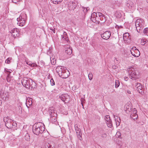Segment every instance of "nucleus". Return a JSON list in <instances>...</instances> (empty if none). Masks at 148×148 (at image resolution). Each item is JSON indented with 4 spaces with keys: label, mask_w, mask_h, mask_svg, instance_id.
<instances>
[{
    "label": "nucleus",
    "mask_w": 148,
    "mask_h": 148,
    "mask_svg": "<svg viewBox=\"0 0 148 148\" xmlns=\"http://www.w3.org/2000/svg\"><path fill=\"white\" fill-rule=\"evenodd\" d=\"M145 22L143 19H137L136 22V27L138 32L140 33L145 26Z\"/></svg>",
    "instance_id": "3"
},
{
    "label": "nucleus",
    "mask_w": 148,
    "mask_h": 148,
    "mask_svg": "<svg viewBox=\"0 0 148 148\" xmlns=\"http://www.w3.org/2000/svg\"><path fill=\"white\" fill-rule=\"evenodd\" d=\"M9 97L8 93L7 92H3L2 95H0V98L3 99V101L7 100Z\"/></svg>",
    "instance_id": "22"
},
{
    "label": "nucleus",
    "mask_w": 148,
    "mask_h": 148,
    "mask_svg": "<svg viewBox=\"0 0 148 148\" xmlns=\"http://www.w3.org/2000/svg\"><path fill=\"white\" fill-rule=\"evenodd\" d=\"M125 79L126 81H127L128 79V77H125Z\"/></svg>",
    "instance_id": "51"
},
{
    "label": "nucleus",
    "mask_w": 148,
    "mask_h": 148,
    "mask_svg": "<svg viewBox=\"0 0 148 148\" xmlns=\"http://www.w3.org/2000/svg\"><path fill=\"white\" fill-rule=\"evenodd\" d=\"M76 131L78 139L81 141L82 140V133H81L80 129V128H78L77 129H76Z\"/></svg>",
    "instance_id": "23"
},
{
    "label": "nucleus",
    "mask_w": 148,
    "mask_h": 148,
    "mask_svg": "<svg viewBox=\"0 0 148 148\" xmlns=\"http://www.w3.org/2000/svg\"><path fill=\"white\" fill-rule=\"evenodd\" d=\"M147 2L148 3V0H146Z\"/></svg>",
    "instance_id": "56"
},
{
    "label": "nucleus",
    "mask_w": 148,
    "mask_h": 148,
    "mask_svg": "<svg viewBox=\"0 0 148 148\" xmlns=\"http://www.w3.org/2000/svg\"><path fill=\"white\" fill-rule=\"evenodd\" d=\"M127 93H128L129 94H131V91H130L129 90H127Z\"/></svg>",
    "instance_id": "47"
},
{
    "label": "nucleus",
    "mask_w": 148,
    "mask_h": 148,
    "mask_svg": "<svg viewBox=\"0 0 148 148\" xmlns=\"http://www.w3.org/2000/svg\"><path fill=\"white\" fill-rule=\"evenodd\" d=\"M29 85H28L27 88H34L36 86V83L32 79H30L29 82Z\"/></svg>",
    "instance_id": "21"
},
{
    "label": "nucleus",
    "mask_w": 148,
    "mask_h": 148,
    "mask_svg": "<svg viewBox=\"0 0 148 148\" xmlns=\"http://www.w3.org/2000/svg\"><path fill=\"white\" fill-rule=\"evenodd\" d=\"M120 85V82L118 80H116L115 82V87L116 88H118Z\"/></svg>",
    "instance_id": "34"
},
{
    "label": "nucleus",
    "mask_w": 148,
    "mask_h": 148,
    "mask_svg": "<svg viewBox=\"0 0 148 148\" xmlns=\"http://www.w3.org/2000/svg\"><path fill=\"white\" fill-rule=\"evenodd\" d=\"M26 63L28 65L32 67L37 66V65L36 63H32L31 62H27Z\"/></svg>",
    "instance_id": "29"
},
{
    "label": "nucleus",
    "mask_w": 148,
    "mask_h": 148,
    "mask_svg": "<svg viewBox=\"0 0 148 148\" xmlns=\"http://www.w3.org/2000/svg\"><path fill=\"white\" fill-rule=\"evenodd\" d=\"M98 12H97L96 13L95 12L93 13L91 16V19L94 22H99L98 20L99 19V16L97 13Z\"/></svg>",
    "instance_id": "10"
},
{
    "label": "nucleus",
    "mask_w": 148,
    "mask_h": 148,
    "mask_svg": "<svg viewBox=\"0 0 148 148\" xmlns=\"http://www.w3.org/2000/svg\"><path fill=\"white\" fill-rule=\"evenodd\" d=\"M88 10L89 9H88V8H84L83 11L84 12H87Z\"/></svg>",
    "instance_id": "46"
},
{
    "label": "nucleus",
    "mask_w": 148,
    "mask_h": 148,
    "mask_svg": "<svg viewBox=\"0 0 148 148\" xmlns=\"http://www.w3.org/2000/svg\"><path fill=\"white\" fill-rule=\"evenodd\" d=\"M114 15L115 17L118 18H120L121 16V12L119 11L116 12L115 13Z\"/></svg>",
    "instance_id": "28"
},
{
    "label": "nucleus",
    "mask_w": 148,
    "mask_h": 148,
    "mask_svg": "<svg viewBox=\"0 0 148 148\" xmlns=\"http://www.w3.org/2000/svg\"><path fill=\"white\" fill-rule=\"evenodd\" d=\"M126 6L129 9H133L134 8V4L132 1H129L127 2L126 4Z\"/></svg>",
    "instance_id": "19"
},
{
    "label": "nucleus",
    "mask_w": 148,
    "mask_h": 148,
    "mask_svg": "<svg viewBox=\"0 0 148 148\" xmlns=\"http://www.w3.org/2000/svg\"><path fill=\"white\" fill-rule=\"evenodd\" d=\"M130 77L133 80H135L138 77L134 69L132 68H130L128 69Z\"/></svg>",
    "instance_id": "5"
},
{
    "label": "nucleus",
    "mask_w": 148,
    "mask_h": 148,
    "mask_svg": "<svg viewBox=\"0 0 148 148\" xmlns=\"http://www.w3.org/2000/svg\"><path fill=\"white\" fill-rule=\"evenodd\" d=\"M68 7L69 10H73L76 7L77 3L74 0H72L68 3Z\"/></svg>",
    "instance_id": "8"
},
{
    "label": "nucleus",
    "mask_w": 148,
    "mask_h": 148,
    "mask_svg": "<svg viewBox=\"0 0 148 148\" xmlns=\"http://www.w3.org/2000/svg\"><path fill=\"white\" fill-rule=\"evenodd\" d=\"M30 79L27 77H24L21 81L22 84L23 85L27 88L28 85H29V82Z\"/></svg>",
    "instance_id": "14"
},
{
    "label": "nucleus",
    "mask_w": 148,
    "mask_h": 148,
    "mask_svg": "<svg viewBox=\"0 0 148 148\" xmlns=\"http://www.w3.org/2000/svg\"><path fill=\"white\" fill-rule=\"evenodd\" d=\"M12 58H8L5 61V62L6 63L8 64H10L12 62Z\"/></svg>",
    "instance_id": "30"
},
{
    "label": "nucleus",
    "mask_w": 148,
    "mask_h": 148,
    "mask_svg": "<svg viewBox=\"0 0 148 148\" xmlns=\"http://www.w3.org/2000/svg\"><path fill=\"white\" fill-rule=\"evenodd\" d=\"M49 146V147L48 146H47V147H46L45 148H51V146Z\"/></svg>",
    "instance_id": "53"
},
{
    "label": "nucleus",
    "mask_w": 148,
    "mask_h": 148,
    "mask_svg": "<svg viewBox=\"0 0 148 148\" xmlns=\"http://www.w3.org/2000/svg\"><path fill=\"white\" fill-rule=\"evenodd\" d=\"M146 41L143 39H142L141 41V43L142 45H144L145 44Z\"/></svg>",
    "instance_id": "43"
},
{
    "label": "nucleus",
    "mask_w": 148,
    "mask_h": 148,
    "mask_svg": "<svg viewBox=\"0 0 148 148\" xmlns=\"http://www.w3.org/2000/svg\"><path fill=\"white\" fill-rule=\"evenodd\" d=\"M50 82L51 86H53L55 85V82L53 78L51 79Z\"/></svg>",
    "instance_id": "39"
},
{
    "label": "nucleus",
    "mask_w": 148,
    "mask_h": 148,
    "mask_svg": "<svg viewBox=\"0 0 148 148\" xmlns=\"http://www.w3.org/2000/svg\"><path fill=\"white\" fill-rule=\"evenodd\" d=\"M88 77L89 80H90L92 79L93 75L91 72H90L88 75Z\"/></svg>",
    "instance_id": "37"
},
{
    "label": "nucleus",
    "mask_w": 148,
    "mask_h": 148,
    "mask_svg": "<svg viewBox=\"0 0 148 148\" xmlns=\"http://www.w3.org/2000/svg\"><path fill=\"white\" fill-rule=\"evenodd\" d=\"M97 14L99 16V18L100 20L102 21V23L105 22L106 18L105 17L104 15L100 12H98Z\"/></svg>",
    "instance_id": "20"
},
{
    "label": "nucleus",
    "mask_w": 148,
    "mask_h": 148,
    "mask_svg": "<svg viewBox=\"0 0 148 148\" xmlns=\"http://www.w3.org/2000/svg\"><path fill=\"white\" fill-rule=\"evenodd\" d=\"M53 3L55 4H57L61 2L62 0H51Z\"/></svg>",
    "instance_id": "31"
},
{
    "label": "nucleus",
    "mask_w": 148,
    "mask_h": 148,
    "mask_svg": "<svg viewBox=\"0 0 148 148\" xmlns=\"http://www.w3.org/2000/svg\"><path fill=\"white\" fill-rule=\"evenodd\" d=\"M53 29H52V28H50V29L51 30H53Z\"/></svg>",
    "instance_id": "55"
},
{
    "label": "nucleus",
    "mask_w": 148,
    "mask_h": 148,
    "mask_svg": "<svg viewBox=\"0 0 148 148\" xmlns=\"http://www.w3.org/2000/svg\"><path fill=\"white\" fill-rule=\"evenodd\" d=\"M48 112L51 117V119L52 120L53 116H57L56 111L55 110L54 108L53 107L49 108Z\"/></svg>",
    "instance_id": "9"
},
{
    "label": "nucleus",
    "mask_w": 148,
    "mask_h": 148,
    "mask_svg": "<svg viewBox=\"0 0 148 148\" xmlns=\"http://www.w3.org/2000/svg\"><path fill=\"white\" fill-rule=\"evenodd\" d=\"M107 135L105 133H103L101 135V137L103 138H105L106 137Z\"/></svg>",
    "instance_id": "41"
},
{
    "label": "nucleus",
    "mask_w": 148,
    "mask_h": 148,
    "mask_svg": "<svg viewBox=\"0 0 148 148\" xmlns=\"http://www.w3.org/2000/svg\"><path fill=\"white\" fill-rule=\"evenodd\" d=\"M50 60L52 64L54 65L56 63V60L55 59L53 58L52 57L50 58Z\"/></svg>",
    "instance_id": "33"
},
{
    "label": "nucleus",
    "mask_w": 148,
    "mask_h": 148,
    "mask_svg": "<svg viewBox=\"0 0 148 148\" xmlns=\"http://www.w3.org/2000/svg\"><path fill=\"white\" fill-rule=\"evenodd\" d=\"M116 118L114 116V118L115 119L116 123V126L117 127L120 125V119L117 116H116Z\"/></svg>",
    "instance_id": "27"
},
{
    "label": "nucleus",
    "mask_w": 148,
    "mask_h": 148,
    "mask_svg": "<svg viewBox=\"0 0 148 148\" xmlns=\"http://www.w3.org/2000/svg\"><path fill=\"white\" fill-rule=\"evenodd\" d=\"M84 100V99H82V100H81V103L82 105V106H83V101Z\"/></svg>",
    "instance_id": "49"
},
{
    "label": "nucleus",
    "mask_w": 148,
    "mask_h": 148,
    "mask_svg": "<svg viewBox=\"0 0 148 148\" xmlns=\"http://www.w3.org/2000/svg\"><path fill=\"white\" fill-rule=\"evenodd\" d=\"M126 113H128V110H126Z\"/></svg>",
    "instance_id": "54"
},
{
    "label": "nucleus",
    "mask_w": 148,
    "mask_h": 148,
    "mask_svg": "<svg viewBox=\"0 0 148 148\" xmlns=\"http://www.w3.org/2000/svg\"><path fill=\"white\" fill-rule=\"evenodd\" d=\"M25 139L27 141H29L30 139V136L28 134H27L25 137Z\"/></svg>",
    "instance_id": "35"
},
{
    "label": "nucleus",
    "mask_w": 148,
    "mask_h": 148,
    "mask_svg": "<svg viewBox=\"0 0 148 148\" xmlns=\"http://www.w3.org/2000/svg\"><path fill=\"white\" fill-rule=\"evenodd\" d=\"M26 14H25L24 16H22V14H21L19 17L17 18V24L18 25L21 26H23L25 25L26 18Z\"/></svg>",
    "instance_id": "4"
},
{
    "label": "nucleus",
    "mask_w": 148,
    "mask_h": 148,
    "mask_svg": "<svg viewBox=\"0 0 148 148\" xmlns=\"http://www.w3.org/2000/svg\"><path fill=\"white\" fill-rule=\"evenodd\" d=\"M75 129H78V125L77 124H75Z\"/></svg>",
    "instance_id": "48"
},
{
    "label": "nucleus",
    "mask_w": 148,
    "mask_h": 148,
    "mask_svg": "<svg viewBox=\"0 0 148 148\" xmlns=\"http://www.w3.org/2000/svg\"><path fill=\"white\" fill-rule=\"evenodd\" d=\"M65 52L69 55L71 54L72 52V48L69 45H67L65 46Z\"/></svg>",
    "instance_id": "18"
},
{
    "label": "nucleus",
    "mask_w": 148,
    "mask_h": 148,
    "mask_svg": "<svg viewBox=\"0 0 148 148\" xmlns=\"http://www.w3.org/2000/svg\"><path fill=\"white\" fill-rule=\"evenodd\" d=\"M67 36V34L65 32H64L63 33V35L62 36V39H66V38Z\"/></svg>",
    "instance_id": "36"
},
{
    "label": "nucleus",
    "mask_w": 148,
    "mask_h": 148,
    "mask_svg": "<svg viewBox=\"0 0 148 148\" xmlns=\"http://www.w3.org/2000/svg\"><path fill=\"white\" fill-rule=\"evenodd\" d=\"M111 33L109 31H106L101 34V37L104 40L108 39L111 36Z\"/></svg>",
    "instance_id": "13"
},
{
    "label": "nucleus",
    "mask_w": 148,
    "mask_h": 148,
    "mask_svg": "<svg viewBox=\"0 0 148 148\" xmlns=\"http://www.w3.org/2000/svg\"><path fill=\"white\" fill-rule=\"evenodd\" d=\"M130 51L132 55L135 57H138L140 55L139 51L135 47H132Z\"/></svg>",
    "instance_id": "7"
},
{
    "label": "nucleus",
    "mask_w": 148,
    "mask_h": 148,
    "mask_svg": "<svg viewBox=\"0 0 148 148\" xmlns=\"http://www.w3.org/2000/svg\"><path fill=\"white\" fill-rule=\"evenodd\" d=\"M60 98L62 101L66 103L69 101V96L67 94H63L61 95Z\"/></svg>",
    "instance_id": "12"
},
{
    "label": "nucleus",
    "mask_w": 148,
    "mask_h": 148,
    "mask_svg": "<svg viewBox=\"0 0 148 148\" xmlns=\"http://www.w3.org/2000/svg\"><path fill=\"white\" fill-rule=\"evenodd\" d=\"M11 80V79L10 76H7L6 80L8 82H10Z\"/></svg>",
    "instance_id": "42"
},
{
    "label": "nucleus",
    "mask_w": 148,
    "mask_h": 148,
    "mask_svg": "<svg viewBox=\"0 0 148 148\" xmlns=\"http://www.w3.org/2000/svg\"><path fill=\"white\" fill-rule=\"evenodd\" d=\"M5 72L7 74V76H10V75L11 72H12V71L11 70V71H8V70L7 69H5L4 70Z\"/></svg>",
    "instance_id": "32"
},
{
    "label": "nucleus",
    "mask_w": 148,
    "mask_h": 148,
    "mask_svg": "<svg viewBox=\"0 0 148 148\" xmlns=\"http://www.w3.org/2000/svg\"><path fill=\"white\" fill-rule=\"evenodd\" d=\"M12 2L14 3H16L17 2L19 1V0H12Z\"/></svg>",
    "instance_id": "44"
},
{
    "label": "nucleus",
    "mask_w": 148,
    "mask_h": 148,
    "mask_svg": "<svg viewBox=\"0 0 148 148\" xmlns=\"http://www.w3.org/2000/svg\"><path fill=\"white\" fill-rule=\"evenodd\" d=\"M118 59L117 58H115V60H114V61L115 62V60L116 61H118Z\"/></svg>",
    "instance_id": "50"
},
{
    "label": "nucleus",
    "mask_w": 148,
    "mask_h": 148,
    "mask_svg": "<svg viewBox=\"0 0 148 148\" xmlns=\"http://www.w3.org/2000/svg\"><path fill=\"white\" fill-rule=\"evenodd\" d=\"M10 33L11 34L12 36L14 38H16L17 37H18L19 36L18 31L17 28H14L11 31Z\"/></svg>",
    "instance_id": "15"
},
{
    "label": "nucleus",
    "mask_w": 148,
    "mask_h": 148,
    "mask_svg": "<svg viewBox=\"0 0 148 148\" xmlns=\"http://www.w3.org/2000/svg\"><path fill=\"white\" fill-rule=\"evenodd\" d=\"M136 87V88L137 91L140 93H141L142 90V86L140 83H136L135 85Z\"/></svg>",
    "instance_id": "17"
},
{
    "label": "nucleus",
    "mask_w": 148,
    "mask_h": 148,
    "mask_svg": "<svg viewBox=\"0 0 148 148\" xmlns=\"http://www.w3.org/2000/svg\"><path fill=\"white\" fill-rule=\"evenodd\" d=\"M137 112L136 109L135 108L133 109L132 111L130 117L133 120H135L138 118V116L136 114Z\"/></svg>",
    "instance_id": "11"
},
{
    "label": "nucleus",
    "mask_w": 148,
    "mask_h": 148,
    "mask_svg": "<svg viewBox=\"0 0 148 148\" xmlns=\"http://www.w3.org/2000/svg\"><path fill=\"white\" fill-rule=\"evenodd\" d=\"M121 133L119 132H117L116 134V137H118L119 138H121Z\"/></svg>",
    "instance_id": "38"
},
{
    "label": "nucleus",
    "mask_w": 148,
    "mask_h": 148,
    "mask_svg": "<svg viewBox=\"0 0 148 148\" xmlns=\"http://www.w3.org/2000/svg\"><path fill=\"white\" fill-rule=\"evenodd\" d=\"M112 19L110 17H107L105 23L108 25H109L112 22Z\"/></svg>",
    "instance_id": "26"
},
{
    "label": "nucleus",
    "mask_w": 148,
    "mask_h": 148,
    "mask_svg": "<svg viewBox=\"0 0 148 148\" xmlns=\"http://www.w3.org/2000/svg\"><path fill=\"white\" fill-rule=\"evenodd\" d=\"M63 68L62 66H58L56 68V71L59 75L61 73V75L63 76L62 78H66L68 77V75H66V71L63 70Z\"/></svg>",
    "instance_id": "6"
},
{
    "label": "nucleus",
    "mask_w": 148,
    "mask_h": 148,
    "mask_svg": "<svg viewBox=\"0 0 148 148\" xmlns=\"http://www.w3.org/2000/svg\"><path fill=\"white\" fill-rule=\"evenodd\" d=\"M55 28H54L53 29V30H52V31L53 32V33H55Z\"/></svg>",
    "instance_id": "52"
},
{
    "label": "nucleus",
    "mask_w": 148,
    "mask_h": 148,
    "mask_svg": "<svg viewBox=\"0 0 148 148\" xmlns=\"http://www.w3.org/2000/svg\"><path fill=\"white\" fill-rule=\"evenodd\" d=\"M143 32L145 34H147L148 33V28L147 27L145 28L143 30Z\"/></svg>",
    "instance_id": "40"
},
{
    "label": "nucleus",
    "mask_w": 148,
    "mask_h": 148,
    "mask_svg": "<svg viewBox=\"0 0 148 148\" xmlns=\"http://www.w3.org/2000/svg\"><path fill=\"white\" fill-rule=\"evenodd\" d=\"M4 121L5 123L6 126L8 128L14 130H16L17 124L13 120L10 119L8 117H4Z\"/></svg>",
    "instance_id": "2"
},
{
    "label": "nucleus",
    "mask_w": 148,
    "mask_h": 148,
    "mask_svg": "<svg viewBox=\"0 0 148 148\" xmlns=\"http://www.w3.org/2000/svg\"><path fill=\"white\" fill-rule=\"evenodd\" d=\"M135 54H136V53H134Z\"/></svg>",
    "instance_id": "57"
},
{
    "label": "nucleus",
    "mask_w": 148,
    "mask_h": 148,
    "mask_svg": "<svg viewBox=\"0 0 148 148\" xmlns=\"http://www.w3.org/2000/svg\"><path fill=\"white\" fill-rule=\"evenodd\" d=\"M32 102L31 98H29L26 100V105L27 107H29V106L32 104Z\"/></svg>",
    "instance_id": "25"
},
{
    "label": "nucleus",
    "mask_w": 148,
    "mask_h": 148,
    "mask_svg": "<svg viewBox=\"0 0 148 148\" xmlns=\"http://www.w3.org/2000/svg\"><path fill=\"white\" fill-rule=\"evenodd\" d=\"M105 119L108 126L109 127H111L112 126V124L110 118V116L109 115H106L105 116Z\"/></svg>",
    "instance_id": "16"
},
{
    "label": "nucleus",
    "mask_w": 148,
    "mask_h": 148,
    "mask_svg": "<svg viewBox=\"0 0 148 148\" xmlns=\"http://www.w3.org/2000/svg\"><path fill=\"white\" fill-rule=\"evenodd\" d=\"M123 39L124 41H127L130 39L129 34L128 33H126L123 34Z\"/></svg>",
    "instance_id": "24"
},
{
    "label": "nucleus",
    "mask_w": 148,
    "mask_h": 148,
    "mask_svg": "<svg viewBox=\"0 0 148 148\" xmlns=\"http://www.w3.org/2000/svg\"><path fill=\"white\" fill-rule=\"evenodd\" d=\"M52 119V120H53L54 122L56 121V116H53Z\"/></svg>",
    "instance_id": "45"
},
{
    "label": "nucleus",
    "mask_w": 148,
    "mask_h": 148,
    "mask_svg": "<svg viewBox=\"0 0 148 148\" xmlns=\"http://www.w3.org/2000/svg\"><path fill=\"white\" fill-rule=\"evenodd\" d=\"M45 125L43 123L39 122L35 123L33 126L32 130L35 134L39 135L42 134L45 131Z\"/></svg>",
    "instance_id": "1"
}]
</instances>
